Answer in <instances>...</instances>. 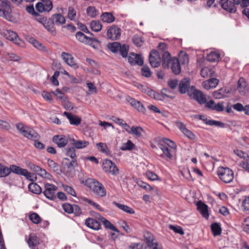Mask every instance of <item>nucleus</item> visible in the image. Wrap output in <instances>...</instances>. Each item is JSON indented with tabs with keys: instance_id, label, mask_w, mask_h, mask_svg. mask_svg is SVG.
<instances>
[{
	"instance_id": "obj_55",
	"label": "nucleus",
	"mask_w": 249,
	"mask_h": 249,
	"mask_svg": "<svg viewBox=\"0 0 249 249\" xmlns=\"http://www.w3.org/2000/svg\"><path fill=\"white\" fill-rule=\"evenodd\" d=\"M242 207L244 212L249 214V196L246 197L242 201Z\"/></svg>"
},
{
	"instance_id": "obj_49",
	"label": "nucleus",
	"mask_w": 249,
	"mask_h": 249,
	"mask_svg": "<svg viewBox=\"0 0 249 249\" xmlns=\"http://www.w3.org/2000/svg\"><path fill=\"white\" fill-rule=\"evenodd\" d=\"M233 152L237 156L245 160L244 161L249 162V156L247 154L239 149H235Z\"/></svg>"
},
{
	"instance_id": "obj_17",
	"label": "nucleus",
	"mask_w": 249,
	"mask_h": 249,
	"mask_svg": "<svg viewBox=\"0 0 249 249\" xmlns=\"http://www.w3.org/2000/svg\"><path fill=\"white\" fill-rule=\"evenodd\" d=\"M61 57L65 62L69 66L74 69L78 68V65L74 62V58L70 53L63 52L61 53Z\"/></svg>"
},
{
	"instance_id": "obj_31",
	"label": "nucleus",
	"mask_w": 249,
	"mask_h": 249,
	"mask_svg": "<svg viewBox=\"0 0 249 249\" xmlns=\"http://www.w3.org/2000/svg\"><path fill=\"white\" fill-rule=\"evenodd\" d=\"M76 38L80 42L85 44H91L92 39L90 37L86 36L84 33L78 32L75 35Z\"/></svg>"
},
{
	"instance_id": "obj_51",
	"label": "nucleus",
	"mask_w": 249,
	"mask_h": 249,
	"mask_svg": "<svg viewBox=\"0 0 249 249\" xmlns=\"http://www.w3.org/2000/svg\"><path fill=\"white\" fill-rule=\"evenodd\" d=\"M49 166L54 172L60 171L59 165L52 160L48 159L47 161Z\"/></svg>"
},
{
	"instance_id": "obj_56",
	"label": "nucleus",
	"mask_w": 249,
	"mask_h": 249,
	"mask_svg": "<svg viewBox=\"0 0 249 249\" xmlns=\"http://www.w3.org/2000/svg\"><path fill=\"white\" fill-rule=\"evenodd\" d=\"M129 249H147L146 246L142 243H133L129 247Z\"/></svg>"
},
{
	"instance_id": "obj_35",
	"label": "nucleus",
	"mask_w": 249,
	"mask_h": 249,
	"mask_svg": "<svg viewBox=\"0 0 249 249\" xmlns=\"http://www.w3.org/2000/svg\"><path fill=\"white\" fill-rule=\"evenodd\" d=\"M113 204L116 206L118 208L127 213L134 214L135 213V211L127 205L121 204L116 202H113Z\"/></svg>"
},
{
	"instance_id": "obj_19",
	"label": "nucleus",
	"mask_w": 249,
	"mask_h": 249,
	"mask_svg": "<svg viewBox=\"0 0 249 249\" xmlns=\"http://www.w3.org/2000/svg\"><path fill=\"white\" fill-rule=\"evenodd\" d=\"M96 218H98L101 222L103 223L106 228L111 230L114 231L119 232L118 229L108 220L102 216L98 213H96Z\"/></svg>"
},
{
	"instance_id": "obj_29",
	"label": "nucleus",
	"mask_w": 249,
	"mask_h": 249,
	"mask_svg": "<svg viewBox=\"0 0 249 249\" xmlns=\"http://www.w3.org/2000/svg\"><path fill=\"white\" fill-rule=\"evenodd\" d=\"M190 86V81L188 78H184L179 84V91L181 93H185Z\"/></svg>"
},
{
	"instance_id": "obj_26",
	"label": "nucleus",
	"mask_w": 249,
	"mask_h": 249,
	"mask_svg": "<svg viewBox=\"0 0 249 249\" xmlns=\"http://www.w3.org/2000/svg\"><path fill=\"white\" fill-rule=\"evenodd\" d=\"M101 20L105 23H111L115 20V17L110 12H104L100 16Z\"/></svg>"
},
{
	"instance_id": "obj_41",
	"label": "nucleus",
	"mask_w": 249,
	"mask_h": 249,
	"mask_svg": "<svg viewBox=\"0 0 249 249\" xmlns=\"http://www.w3.org/2000/svg\"><path fill=\"white\" fill-rule=\"evenodd\" d=\"M11 173L9 168L0 163V178L8 176Z\"/></svg>"
},
{
	"instance_id": "obj_48",
	"label": "nucleus",
	"mask_w": 249,
	"mask_h": 249,
	"mask_svg": "<svg viewBox=\"0 0 249 249\" xmlns=\"http://www.w3.org/2000/svg\"><path fill=\"white\" fill-rule=\"evenodd\" d=\"M179 62L182 64H186L189 62V57L188 54L184 52H180L179 54Z\"/></svg>"
},
{
	"instance_id": "obj_46",
	"label": "nucleus",
	"mask_w": 249,
	"mask_h": 249,
	"mask_svg": "<svg viewBox=\"0 0 249 249\" xmlns=\"http://www.w3.org/2000/svg\"><path fill=\"white\" fill-rule=\"evenodd\" d=\"M143 129L140 126H132L131 127V133L137 137H140L142 136V132H143Z\"/></svg>"
},
{
	"instance_id": "obj_43",
	"label": "nucleus",
	"mask_w": 249,
	"mask_h": 249,
	"mask_svg": "<svg viewBox=\"0 0 249 249\" xmlns=\"http://www.w3.org/2000/svg\"><path fill=\"white\" fill-rule=\"evenodd\" d=\"M108 48L111 52L117 53L121 48V43L117 42H113L108 45Z\"/></svg>"
},
{
	"instance_id": "obj_64",
	"label": "nucleus",
	"mask_w": 249,
	"mask_h": 249,
	"mask_svg": "<svg viewBox=\"0 0 249 249\" xmlns=\"http://www.w3.org/2000/svg\"><path fill=\"white\" fill-rule=\"evenodd\" d=\"M64 211L68 213H72L73 210V205L69 203H65L62 206Z\"/></svg>"
},
{
	"instance_id": "obj_30",
	"label": "nucleus",
	"mask_w": 249,
	"mask_h": 249,
	"mask_svg": "<svg viewBox=\"0 0 249 249\" xmlns=\"http://www.w3.org/2000/svg\"><path fill=\"white\" fill-rule=\"evenodd\" d=\"M197 209L203 216L206 218H208L209 213L208 211V206L201 201H199L197 204Z\"/></svg>"
},
{
	"instance_id": "obj_40",
	"label": "nucleus",
	"mask_w": 249,
	"mask_h": 249,
	"mask_svg": "<svg viewBox=\"0 0 249 249\" xmlns=\"http://www.w3.org/2000/svg\"><path fill=\"white\" fill-rule=\"evenodd\" d=\"M86 12L87 15L91 18H95L99 15L98 11L93 6L88 7Z\"/></svg>"
},
{
	"instance_id": "obj_23",
	"label": "nucleus",
	"mask_w": 249,
	"mask_h": 249,
	"mask_svg": "<svg viewBox=\"0 0 249 249\" xmlns=\"http://www.w3.org/2000/svg\"><path fill=\"white\" fill-rule=\"evenodd\" d=\"M54 25L60 26L66 22L65 18L60 14H55L52 16L51 18Z\"/></svg>"
},
{
	"instance_id": "obj_8",
	"label": "nucleus",
	"mask_w": 249,
	"mask_h": 249,
	"mask_svg": "<svg viewBox=\"0 0 249 249\" xmlns=\"http://www.w3.org/2000/svg\"><path fill=\"white\" fill-rule=\"evenodd\" d=\"M57 187L53 184L46 183L44 185L43 194L44 196L50 200H54L56 198V191Z\"/></svg>"
},
{
	"instance_id": "obj_5",
	"label": "nucleus",
	"mask_w": 249,
	"mask_h": 249,
	"mask_svg": "<svg viewBox=\"0 0 249 249\" xmlns=\"http://www.w3.org/2000/svg\"><path fill=\"white\" fill-rule=\"evenodd\" d=\"M103 169L107 173L113 176H117L119 174V170L116 165L109 160H105L103 163Z\"/></svg>"
},
{
	"instance_id": "obj_44",
	"label": "nucleus",
	"mask_w": 249,
	"mask_h": 249,
	"mask_svg": "<svg viewBox=\"0 0 249 249\" xmlns=\"http://www.w3.org/2000/svg\"><path fill=\"white\" fill-rule=\"evenodd\" d=\"M162 142H164L163 144L165 145L166 146H168L170 148L173 150H176L177 148L176 144L172 140L168 139L166 138H163L162 139Z\"/></svg>"
},
{
	"instance_id": "obj_6",
	"label": "nucleus",
	"mask_w": 249,
	"mask_h": 249,
	"mask_svg": "<svg viewBox=\"0 0 249 249\" xmlns=\"http://www.w3.org/2000/svg\"><path fill=\"white\" fill-rule=\"evenodd\" d=\"M27 243L31 249H43L44 245L41 242L39 238L34 233L29 236Z\"/></svg>"
},
{
	"instance_id": "obj_61",
	"label": "nucleus",
	"mask_w": 249,
	"mask_h": 249,
	"mask_svg": "<svg viewBox=\"0 0 249 249\" xmlns=\"http://www.w3.org/2000/svg\"><path fill=\"white\" fill-rule=\"evenodd\" d=\"M146 176L148 179L151 180H159L158 176L157 174L152 171H148L146 172Z\"/></svg>"
},
{
	"instance_id": "obj_14",
	"label": "nucleus",
	"mask_w": 249,
	"mask_h": 249,
	"mask_svg": "<svg viewBox=\"0 0 249 249\" xmlns=\"http://www.w3.org/2000/svg\"><path fill=\"white\" fill-rule=\"evenodd\" d=\"M53 141L58 147H64L68 142V137L64 135H56L53 137Z\"/></svg>"
},
{
	"instance_id": "obj_37",
	"label": "nucleus",
	"mask_w": 249,
	"mask_h": 249,
	"mask_svg": "<svg viewBox=\"0 0 249 249\" xmlns=\"http://www.w3.org/2000/svg\"><path fill=\"white\" fill-rule=\"evenodd\" d=\"M67 18L71 20L75 21L77 20V16L75 10L72 7L68 8Z\"/></svg>"
},
{
	"instance_id": "obj_13",
	"label": "nucleus",
	"mask_w": 249,
	"mask_h": 249,
	"mask_svg": "<svg viewBox=\"0 0 249 249\" xmlns=\"http://www.w3.org/2000/svg\"><path fill=\"white\" fill-rule=\"evenodd\" d=\"M143 240L149 247L153 249H157V242L151 232L145 231L143 233Z\"/></svg>"
},
{
	"instance_id": "obj_12",
	"label": "nucleus",
	"mask_w": 249,
	"mask_h": 249,
	"mask_svg": "<svg viewBox=\"0 0 249 249\" xmlns=\"http://www.w3.org/2000/svg\"><path fill=\"white\" fill-rule=\"evenodd\" d=\"M121 35V30L117 26L113 25L111 26L107 31V37L112 40L118 39Z\"/></svg>"
},
{
	"instance_id": "obj_2",
	"label": "nucleus",
	"mask_w": 249,
	"mask_h": 249,
	"mask_svg": "<svg viewBox=\"0 0 249 249\" xmlns=\"http://www.w3.org/2000/svg\"><path fill=\"white\" fill-rule=\"evenodd\" d=\"M16 127L23 136L29 140L36 141L40 138L34 130L21 123H18Z\"/></svg>"
},
{
	"instance_id": "obj_47",
	"label": "nucleus",
	"mask_w": 249,
	"mask_h": 249,
	"mask_svg": "<svg viewBox=\"0 0 249 249\" xmlns=\"http://www.w3.org/2000/svg\"><path fill=\"white\" fill-rule=\"evenodd\" d=\"M135 147V145L130 140H128L126 142L122 144L120 149L123 151L131 150Z\"/></svg>"
},
{
	"instance_id": "obj_39",
	"label": "nucleus",
	"mask_w": 249,
	"mask_h": 249,
	"mask_svg": "<svg viewBox=\"0 0 249 249\" xmlns=\"http://www.w3.org/2000/svg\"><path fill=\"white\" fill-rule=\"evenodd\" d=\"M54 25L52 20L47 19L45 23H44L43 26L49 32L54 33L55 32V28L54 27Z\"/></svg>"
},
{
	"instance_id": "obj_33",
	"label": "nucleus",
	"mask_w": 249,
	"mask_h": 249,
	"mask_svg": "<svg viewBox=\"0 0 249 249\" xmlns=\"http://www.w3.org/2000/svg\"><path fill=\"white\" fill-rule=\"evenodd\" d=\"M220 54L218 52H212L207 54L206 59L209 62H213L219 60Z\"/></svg>"
},
{
	"instance_id": "obj_57",
	"label": "nucleus",
	"mask_w": 249,
	"mask_h": 249,
	"mask_svg": "<svg viewBox=\"0 0 249 249\" xmlns=\"http://www.w3.org/2000/svg\"><path fill=\"white\" fill-rule=\"evenodd\" d=\"M141 72L142 76L146 77H149L151 76V71L148 66H144L141 69Z\"/></svg>"
},
{
	"instance_id": "obj_58",
	"label": "nucleus",
	"mask_w": 249,
	"mask_h": 249,
	"mask_svg": "<svg viewBox=\"0 0 249 249\" xmlns=\"http://www.w3.org/2000/svg\"><path fill=\"white\" fill-rule=\"evenodd\" d=\"M132 40L134 44L138 47H141L143 44V41L142 38L138 35L134 36Z\"/></svg>"
},
{
	"instance_id": "obj_28",
	"label": "nucleus",
	"mask_w": 249,
	"mask_h": 249,
	"mask_svg": "<svg viewBox=\"0 0 249 249\" xmlns=\"http://www.w3.org/2000/svg\"><path fill=\"white\" fill-rule=\"evenodd\" d=\"M171 68L172 72L175 74H178L181 71V67L179 60L177 58L172 59L171 64Z\"/></svg>"
},
{
	"instance_id": "obj_22",
	"label": "nucleus",
	"mask_w": 249,
	"mask_h": 249,
	"mask_svg": "<svg viewBox=\"0 0 249 249\" xmlns=\"http://www.w3.org/2000/svg\"><path fill=\"white\" fill-rule=\"evenodd\" d=\"M128 102L135 108L140 112H144L145 108L143 105L139 101L134 98L128 97L127 98Z\"/></svg>"
},
{
	"instance_id": "obj_21",
	"label": "nucleus",
	"mask_w": 249,
	"mask_h": 249,
	"mask_svg": "<svg viewBox=\"0 0 249 249\" xmlns=\"http://www.w3.org/2000/svg\"><path fill=\"white\" fill-rule=\"evenodd\" d=\"M85 225L94 230H98L101 228L100 222L92 218H87L85 220Z\"/></svg>"
},
{
	"instance_id": "obj_45",
	"label": "nucleus",
	"mask_w": 249,
	"mask_h": 249,
	"mask_svg": "<svg viewBox=\"0 0 249 249\" xmlns=\"http://www.w3.org/2000/svg\"><path fill=\"white\" fill-rule=\"evenodd\" d=\"M89 144L88 141L78 140L76 142L73 143V146L77 149H82L87 147Z\"/></svg>"
},
{
	"instance_id": "obj_38",
	"label": "nucleus",
	"mask_w": 249,
	"mask_h": 249,
	"mask_svg": "<svg viewBox=\"0 0 249 249\" xmlns=\"http://www.w3.org/2000/svg\"><path fill=\"white\" fill-rule=\"evenodd\" d=\"M247 84L243 78H240L238 82V90L241 94H244L246 91Z\"/></svg>"
},
{
	"instance_id": "obj_4",
	"label": "nucleus",
	"mask_w": 249,
	"mask_h": 249,
	"mask_svg": "<svg viewBox=\"0 0 249 249\" xmlns=\"http://www.w3.org/2000/svg\"><path fill=\"white\" fill-rule=\"evenodd\" d=\"M0 35L6 39L13 42L17 45H21V41L16 32L11 30L2 29L0 30Z\"/></svg>"
},
{
	"instance_id": "obj_42",
	"label": "nucleus",
	"mask_w": 249,
	"mask_h": 249,
	"mask_svg": "<svg viewBox=\"0 0 249 249\" xmlns=\"http://www.w3.org/2000/svg\"><path fill=\"white\" fill-rule=\"evenodd\" d=\"M212 231L214 236L220 235L221 233V228L217 223L212 224L211 226Z\"/></svg>"
},
{
	"instance_id": "obj_52",
	"label": "nucleus",
	"mask_w": 249,
	"mask_h": 249,
	"mask_svg": "<svg viewBox=\"0 0 249 249\" xmlns=\"http://www.w3.org/2000/svg\"><path fill=\"white\" fill-rule=\"evenodd\" d=\"M66 155L72 159H76V150L74 147H67L66 148Z\"/></svg>"
},
{
	"instance_id": "obj_24",
	"label": "nucleus",
	"mask_w": 249,
	"mask_h": 249,
	"mask_svg": "<svg viewBox=\"0 0 249 249\" xmlns=\"http://www.w3.org/2000/svg\"><path fill=\"white\" fill-rule=\"evenodd\" d=\"M170 54L167 52H165L163 53L162 54V65L164 68L168 69L169 68L171 63L172 59Z\"/></svg>"
},
{
	"instance_id": "obj_32",
	"label": "nucleus",
	"mask_w": 249,
	"mask_h": 249,
	"mask_svg": "<svg viewBox=\"0 0 249 249\" xmlns=\"http://www.w3.org/2000/svg\"><path fill=\"white\" fill-rule=\"evenodd\" d=\"M214 73L213 68L208 67L203 68L200 71V75L203 78H208L212 76Z\"/></svg>"
},
{
	"instance_id": "obj_53",
	"label": "nucleus",
	"mask_w": 249,
	"mask_h": 249,
	"mask_svg": "<svg viewBox=\"0 0 249 249\" xmlns=\"http://www.w3.org/2000/svg\"><path fill=\"white\" fill-rule=\"evenodd\" d=\"M30 42L32 44L35 48L39 50H44L45 49V47L42 43L34 38H30Z\"/></svg>"
},
{
	"instance_id": "obj_60",
	"label": "nucleus",
	"mask_w": 249,
	"mask_h": 249,
	"mask_svg": "<svg viewBox=\"0 0 249 249\" xmlns=\"http://www.w3.org/2000/svg\"><path fill=\"white\" fill-rule=\"evenodd\" d=\"M6 58L11 61H18L20 59V57L13 53H7L5 55Z\"/></svg>"
},
{
	"instance_id": "obj_54",
	"label": "nucleus",
	"mask_w": 249,
	"mask_h": 249,
	"mask_svg": "<svg viewBox=\"0 0 249 249\" xmlns=\"http://www.w3.org/2000/svg\"><path fill=\"white\" fill-rule=\"evenodd\" d=\"M129 47L125 44H121V48L119 49V52L123 57H126L127 56Z\"/></svg>"
},
{
	"instance_id": "obj_50",
	"label": "nucleus",
	"mask_w": 249,
	"mask_h": 249,
	"mask_svg": "<svg viewBox=\"0 0 249 249\" xmlns=\"http://www.w3.org/2000/svg\"><path fill=\"white\" fill-rule=\"evenodd\" d=\"M96 147L98 150L101 152L107 154L109 150L107 144L105 143L99 142L96 144Z\"/></svg>"
},
{
	"instance_id": "obj_27",
	"label": "nucleus",
	"mask_w": 249,
	"mask_h": 249,
	"mask_svg": "<svg viewBox=\"0 0 249 249\" xmlns=\"http://www.w3.org/2000/svg\"><path fill=\"white\" fill-rule=\"evenodd\" d=\"M218 83V80L216 78H211L206 81L202 83L203 88L209 90L211 89L215 88Z\"/></svg>"
},
{
	"instance_id": "obj_1",
	"label": "nucleus",
	"mask_w": 249,
	"mask_h": 249,
	"mask_svg": "<svg viewBox=\"0 0 249 249\" xmlns=\"http://www.w3.org/2000/svg\"><path fill=\"white\" fill-rule=\"evenodd\" d=\"M86 185L96 195L99 197H104L106 196L107 192L103 185L95 179L89 178L86 180Z\"/></svg>"
},
{
	"instance_id": "obj_11",
	"label": "nucleus",
	"mask_w": 249,
	"mask_h": 249,
	"mask_svg": "<svg viewBox=\"0 0 249 249\" xmlns=\"http://www.w3.org/2000/svg\"><path fill=\"white\" fill-rule=\"evenodd\" d=\"M149 61L152 67H158L161 63V58L158 51L152 50L149 56Z\"/></svg>"
},
{
	"instance_id": "obj_63",
	"label": "nucleus",
	"mask_w": 249,
	"mask_h": 249,
	"mask_svg": "<svg viewBox=\"0 0 249 249\" xmlns=\"http://www.w3.org/2000/svg\"><path fill=\"white\" fill-rule=\"evenodd\" d=\"M63 187L64 190L66 192H67L69 194L73 196H76V193L74 190L71 187L67 185H63Z\"/></svg>"
},
{
	"instance_id": "obj_25",
	"label": "nucleus",
	"mask_w": 249,
	"mask_h": 249,
	"mask_svg": "<svg viewBox=\"0 0 249 249\" xmlns=\"http://www.w3.org/2000/svg\"><path fill=\"white\" fill-rule=\"evenodd\" d=\"M194 99L197 101L200 104L206 103V98L205 95L200 90L195 89L193 92Z\"/></svg>"
},
{
	"instance_id": "obj_18",
	"label": "nucleus",
	"mask_w": 249,
	"mask_h": 249,
	"mask_svg": "<svg viewBox=\"0 0 249 249\" xmlns=\"http://www.w3.org/2000/svg\"><path fill=\"white\" fill-rule=\"evenodd\" d=\"M63 115L67 118L70 124L71 125L77 126L81 123V118L78 116L66 111L63 113Z\"/></svg>"
},
{
	"instance_id": "obj_59",
	"label": "nucleus",
	"mask_w": 249,
	"mask_h": 249,
	"mask_svg": "<svg viewBox=\"0 0 249 249\" xmlns=\"http://www.w3.org/2000/svg\"><path fill=\"white\" fill-rule=\"evenodd\" d=\"M29 218L35 224L39 223L41 220L40 216L36 213H33L30 214Z\"/></svg>"
},
{
	"instance_id": "obj_7",
	"label": "nucleus",
	"mask_w": 249,
	"mask_h": 249,
	"mask_svg": "<svg viewBox=\"0 0 249 249\" xmlns=\"http://www.w3.org/2000/svg\"><path fill=\"white\" fill-rule=\"evenodd\" d=\"M11 170V173L13 172L16 174L22 175L25 177L27 179L30 180H33L32 177L33 175L29 172L27 169L22 168L19 166L15 165H11L9 167Z\"/></svg>"
},
{
	"instance_id": "obj_16",
	"label": "nucleus",
	"mask_w": 249,
	"mask_h": 249,
	"mask_svg": "<svg viewBox=\"0 0 249 249\" xmlns=\"http://www.w3.org/2000/svg\"><path fill=\"white\" fill-rule=\"evenodd\" d=\"M219 3L222 8L229 12L235 13L236 11L234 2L229 0H221Z\"/></svg>"
},
{
	"instance_id": "obj_3",
	"label": "nucleus",
	"mask_w": 249,
	"mask_h": 249,
	"mask_svg": "<svg viewBox=\"0 0 249 249\" xmlns=\"http://www.w3.org/2000/svg\"><path fill=\"white\" fill-rule=\"evenodd\" d=\"M217 173L219 178L226 183L231 182L234 178L233 171L228 167H218Z\"/></svg>"
},
{
	"instance_id": "obj_36",
	"label": "nucleus",
	"mask_w": 249,
	"mask_h": 249,
	"mask_svg": "<svg viewBox=\"0 0 249 249\" xmlns=\"http://www.w3.org/2000/svg\"><path fill=\"white\" fill-rule=\"evenodd\" d=\"M30 191L36 194H39L42 192L41 188L36 183L32 182L28 185Z\"/></svg>"
},
{
	"instance_id": "obj_34",
	"label": "nucleus",
	"mask_w": 249,
	"mask_h": 249,
	"mask_svg": "<svg viewBox=\"0 0 249 249\" xmlns=\"http://www.w3.org/2000/svg\"><path fill=\"white\" fill-rule=\"evenodd\" d=\"M91 29L96 32H99L102 28V24L99 20H93L90 22Z\"/></svg>"
},
{
	"instance_id": "obj_20",
	"label": "nucleus",
	"mask_w": 249,
	"mask_h": 249,
	"mask_svg": "<svg viewBox=\"0 0 249 249\" xmlns=\"http://www.w3.org/2000/svg\"><path fill=\"white\" fill-rule=\"evenodd\" d=\"M79 200L81 204L84 205L89 204V205L92 206L93 208L101 212H103L104 211V209L98 204L86 197L81 196L79 198Z\"/></svg>"
},
{
	"instance_id": "obj_62",
	"label": "nucleus",
	"mask_w": 249,
	"mask_h": 249,
	"mask_svg": "<svg viewBox=\"0 0 249 249\" xmlns=\"http://www.w3.org/2000/svg\"><path fill=\"white\" fill-rule=\"evenodd\" d=\"M37 175L44 178L47 179H50L51 177V175L49 173H48L45 169L42 168L40 169V171L37 173Z\"/></svg>"
},
{
	"instance_id": "obj_15",
	"label": "nucleus",
	"mask_w": 249,
	"mask_h": 249,
	"mask_svg": "<svg viewBox=\"0 0 249 249\" xmlns=\"http://www.w3.org/2000/svg\"><path fill=\"white\" fill-rule=\"evenodd\" d=\"M196 118L202 120L207 125L210 126L214 125L221 128L225 127V124L223 123L215 120H208L204 115H198L196 116Z\"/></svg>"
},
{
	"instance_id": "obj_10",
	"label": "nucleus",
	"mask_w": 249,
	"mask_h": 249,
	"mask_svg": "<svg viewBox=\"0 0 249 249\" xmlns=\"http://www.w3.org/2000/svg\"><path fill=\"white\" fill-rule=\"evenodd\" d=\"M159 147L162 151V154L160 155V157L164 159L167 161L171 160L173 159V154L175 153V150L169 148L161 142L159 143Z\"/></svg>"
},
{
	"instance_id": "obj_9",
	"label": "nucleus",
	"mask_w": 249,
	"mask_h": 249,
	"mask_svg": "<svg viewBox=\"0 0 249 249\" xmlns=\"http://www.w3.org/2000/svg\"><path fill=\"white\" fill-rule=\"evenodd\" d=\"M53 7V3L50 0H42L41 2H37L36 5V10L40 13L50 12Z\"/></svg>"
}]
</instances>
